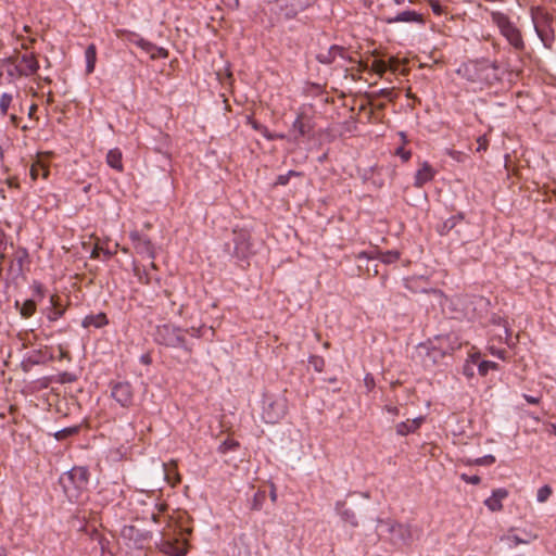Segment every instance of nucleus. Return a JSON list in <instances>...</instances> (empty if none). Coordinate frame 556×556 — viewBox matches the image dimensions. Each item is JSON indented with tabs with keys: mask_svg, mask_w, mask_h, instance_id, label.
Segmentation results:
<instances>
[{
	"mask_svg": "<svg viewBox=\"0 0 556 556\" xmlns=\"http://www.w3.org/2000/svg\"><path fill=\"white\" fill-rule=\"evenodd\" d=\"M492 23L497 27L502 37L516 52L526 50V41L522 30L511 21L510 16L502 11L491 10Z\"/></svg>",
	"mask_w": 556,
	"mask_h": 556,
	"instance_id": "nucleus-1",
	"label": "nucleus"
},
{
	"mask_svg": "<svg viewBox=\"0 0 556 556\" xmlns=\"http://www.w3.org/2000/svg\"><path fill=\"white\" fill-rule=\"evenodd\" d=\"M189 333L188 329H181L170 324L161 325L156 328V341L168 348L184 349L188 356L192 354V348L188 346L186 336Z\"/></svg>",
	"mask_w": 556,
	"mask_h": 556,
	"instance_id": "nucleus-2",
	"label": "nucleus"
},
{
	"mask_svg": "<svg viewBox=\"0 0 556 556\" xmlns=\"http://www.w3.org/2000/svg\"><path fill=\"white\" fill-rule=\"evenodd\" d=\"M375 530L377 538H381L384 533H388L390 534L391 541L394 543H407L410 540L409 528L390 519L384 520L378 518Z\"/></svg>",
	"mask_w": 556,
	"mask_h": 556,
	"instance_id": "nucleus-3",
	"label": "nucleus"
},
{
	"mask_svg": "<svg viewBox=\"0 0 556 556\" xmlns=\"http://www.w3.org/2000/svg\"><path fill=\"white\" fill-rule=\"evenodd\" d=\"M8 62L14 65L15 73L9 72L11 76L28 77L33 76L39 70V62L34 53H25L17 56H11Z\"/></svg>",
	"mask_w": 556,
	"mask_h": 556,
	"instance_id": "nucleus-4",
	"label": "nucleus"
},
{
	"mask_svg": "<svg viewBox=\"0 0 556 556\" xmlns=\"http://www.w3.org/2000/svg\"><path fill=\"white\" fill-rule=\"evenodd\" d=\"M121 538L130 548L142 549L152 538V533L148 530H141L132 525H125L121 529Z\"/></svg>",
	"mask_w": 556,
	"mask_h": 556,
	"instance_id": "nucleus-5",
	"label": "nucleus"
},
{
	"mask_svg": "<svg viewBox=\"0 0 556 556\" xmlns=\"http://www.w3.org/2000/svg\"><path fill=\"white\" fill-rule=\"evenodd\" d=\"M314 129V115L305 110L299 111L291 126L292 141L299 142L302 138L309 136Z\"/></svg>",
	"mask_w": 556,
	"mask_h": 556,
	"instance_id": "nucleus-6",
	"label": "nucleus"
},
{
	"mask_svg": "<svg viewBox=\"0 0 556 556\" xmlns=\"http://www.w3.org/2000/svg\"><path fill=\"white\" fill-rule=\"evenodd\" d=\"M380 20L387 24L393 23H416V24H425V18L421 13L416 11L406 10L402 11L397 14H391L387 10L381 9L379 13Z\"/></svg>",
	"mask_w": 556,
	"mask_h": 556,
	"instance_id": "nucleus-7",
	"label": "nucleus"
},
{
	"mask_svg": "<svg viewBox=\"0 0 556 556\" xmlns=\"http://www.w3.org/2000/svg\"><path fill=\"white\" fill-rule=\"evenodd\" d=\"M534 30L538 37L544 42V28L551 27L553 15L542 7H532L530 10Z\"/></svg>",
	"mask_w": 556,
	"mask_h": 556,
	"instance_id": "nucleus-8",
	"label": "nucleus"
},
{
	"mask_svg": "<svg viewBox=\"0 0 556 556\" xmlns=\"http://www.w3.org/2000/svg\"><path fill=\"white\" fill-rule=\"evenodd\" d=\"M112 397L123 407H129L134 402V389L129 382H116L112 386Z\"/></svg>",
	"mask_w": 556,
	"mask_h": 556,
	"instance_id": "nucleus-9",
	"label": "nucleus"
},
{
	"mask_svg": "<svg viewBox=\"0 0 556 556\" xmlns=\"http://www.w3.org/2000/svg\"><path fill=\"white\" fill-rule=\"evenodd\" d=\"M89 481V472L86 467H73L70 471L65 472L60 482L63 486L72 484L74 486H83Z\"/></svg>",
	"mask_w": 556,
	"mask_h": 556,
	"instance_id": "nucleus-10",
	"label": "nucleus"
},
{
	"mask_svg": "<svg viewBox=\"0 0 556 556\" xmlns=\"http://www.w3.org/2000/svg\"><path fill=\"white\" fill-rule=\"evenodd\" d=\"M8 258V270L14 276L22 275L24 265L27 263L28 260L27 251L23 248L14 247Z\"/></svg>",
	"mask_w": 556,
	"mask_h": 556,
	"instance_id": "nucleus-11",
	"label": "nucleus"
},
{
	"mask_svg": "<svg viewBox=\"0 0 556 556\" xmlns=\"http://www.w3.org/2000/svg\"><path fill=\"white\" fill-rule=\"evenodd\" d=\"M129 238L137 253L146 254L152 260L155 257L154 247L148 236L134 230L129 233Z\"/></svg>",
	"mask_w": 556,
	"mask_h": 556,
	"instance_id": "nucleus-12",
	"label": "nucleus"
},
{
	"mask_svg": "<svg viewBox=\"0 0 556 556\" xmlns=\"http://www.w3.org/2000/svg\"><path fill=\"white\" fill-rule=\"evenodd\" d=\"M338 59L352 61V58L348 55V51L345 48L341 46L333 45L329 49L320 51L316 55V60L321 63L329 65L333 62H336Z\"/></svg>",
	"mask_w": 556,
	"mask_h": 556,
	"instance_id": "nucleus-13",
	"label": "nucleus"
},
{
	"mask_svg": "<svg viewBox=\"0 0 556 556\" xmlns=\"http://www.w3.org/2000/svg\"><path fill=\"white\" fill-rule=\"evenodd\" d=\"M134 42L149 54L152 60L166 59L168 56V51L165 48L157 47L143 38H138Z\"/></svg>",
	"mask_w": 556,
	"mask_h": 556,
	"instance_id": "nucleus-14",
	"label": "nucleus"
},
{
	"mask_svg": "<svg viewBox=\"0 0 556 556\" xmlns=\"http://www.w3.org/2000/svg\"><path fill=\"white\" fill-rule=\"evenodd\" d=\"M437 170L427 162H422L419 169L415 174L414 186L417 188L424 187L427 182L434 179Z\"/></svg>",
	"mask_w": 556,
	"mask_h": 556,
	"instance_id": "nucleus-15",
	"label": "nucleus"
},
{
	"mask_svg": "<svg viewBox=\"0 0 556 556\" xmlns=\"http://www.w3.org/2000/svg\"><path fill=\"white\" fill-rule=\"evenodd\" d=\"M156 545L160 552L168 556H186L187 554L186 548L177 546L174 542L167 540L163 533Z\"/></svg>",
	"mask_w": 556,
	"mask_h": 556,
	"instance_id": "nucleus-16",
	"label": "nucleus"
},
{
	"mask_svg": "<svg viewBox=\"0 0 556 556\" xmlns=\"http://www.w3.org/2000/svg\"><path fill=\"white\" fill-rule=\"evenodd\" d=\"M50 304L51 307L49 308L47 318L49 321H56L66 312V306L62 303V300L58 294H52L50 296Z\"/></svg>",
	"mask_w": 556,
	"mask_h": 556,
	"instance_id": "nucleus-17",
	"label": "nucleus"
},
{
	"mask_svg": "<svg viewBox=\"0 0 556 556\" xmlns=\"http://www.w3.org/2000/svg\"><path fill=\"white\" fill-rule=\"evenodd\" d=\"M163 469L164 479L170 486H175L181 482V476L178 471L177 462L170 460L169 463H165L163 465Z\"/></svg>",
	"mask_w": 556,
	"mask_h": 556,
	"instance_id": "nucleus-18",
	"label": "nucleus"
},
{
	"mask_svg": "<svg viewBox=\"0 0 556 556\" xmlns=\"http://www.w3.org/2000/svg\"><path fill=\"white\" fill-rule=\"evenodd\" d=\"M248 124L251 125V127L256 130V131H260L264 138H266L267 140H286L288 139V137L285 135V134H274L271 131H269V129L260 124L257 121H255L254 118H252L251 116L248 117Z\"/></svg>",
	"mask_w": 556,
	"mask_h": 556,
	"instance_id": "nucleus-19",
	"label": "nucleus"
},
{
	"mask_svg": "<svg viewBox=\"0 0 556 556\" xmlns=\"http://www.w3.org/2000/svg\"><path fill=\"white\" fill-rule=\"evenodd\" d=\"M422 422L424 417H417L399 422L396 425V433L400 435H407L408 433L415 432L417 429H419Z\"/></svg>",
	"mask_w": 556,
	"mask_h": 556,
	"instance_id": "nucleus-20",
	"label": "nucleus"
},
{
	"mask_svg": "<svg viewBox=\"0 0 556 556\" xmlns=\"http://www.w3.org/2000/svg\"><path fill=\"white\" fill-rule=\"evenodd\" d=\"M506 496V489H495L492 495L484 501V504L491 511H497L502 508V500Z\"/></svg>",
	"mask_w": 556,
	"mask_h": 556,
	"instance_id": "nucleus-21",
	"label": "nucleus"
},
{
	"mask_svg": "<svg viewBox=\"0 0 556 556\" xmlns=\"http://www.w3.org/2000/svg\"><path fill=\"white\" fill-rule=\"evenodd\" d=\"M106 164L118 173L124 170L123 153L118 148L109 150L106 154Z\"/></svg>",
	"mask_w": 556,
	"mask_h": 556,
	"instance_id": "nucleus-22",
	"label": "nucleus"
},
{
	"mask_svg": "<svg viewBox=\"0 0 556 556\" xmlns=\"http://www.w3.org/2000/svg\"><path fill=\"white\" fill-rule=\"evenodd\" d=\"M108 324H109V319H108V316L105 313H98L96 315H93V314L87 315L83 319V323H81L84 328H89V327L102 328V327L106 326Z\"/></svg>",
	"mask_w": 556,
	"mask_h": 556,
	"instance_id": "nucleus-23",
	"label": "nucleus"
},
{
	"mask_svg": "<svg viewBox=\"0 0 556 556\" xmlns=\"http://www.w3.org/2000/svg\"><path fill=\"white\" fill-rule=\"evenodd\" d=\"M336 511L341 517V519L349 523L351 527L356 528L358 526L355 514L351 509L345 508V503L337 502Z\"/></svg>",
	"mask_w": 556,
	"mask_h": 556,
	"instance_id": "nucleus-24",
	"label": "nucleus"
},
{
	"mask_svg": "<svg viewBox=\"0 0 556 556\" xmlns=\"http://www.w3.org/2000/svg\"><path fill=\"white\" fill-rule=\"evenodd\" d=\"M29 174H30L31 179L35 181L39 177H41L42 179L48 178L50 170H49V167L47 164H45L41 161H37L31 164Z\"/></svg>",
	"mask_w": 556,
	"mask_h": 556,
	"instance_id": "nucleus-25",
	"label": "nucleus"
},
{
	"mask_svg": "<svg viewBox=\"0 0 556 556\" xmlns=\"http://www.w3.org/2000/svg\"><path fill=\"white\" fill-rule=\"evenodd\" d=\"M13 248H14V244L12 242H9L8 236L0 228V264H3V262L7 260V257H9Z\"/></svg>",
	"mask_w": 556,
	"mask_h": 556,
	"instance_id": "nucleus-26",
	"label": "nucleus"
},
{
	"mask_svg": "<svg viewBox=\"0 0 556 556\" xmlns=\"http://www.w3.org/2000/svg\"><path fill=\"white\" fill-rule=\"evenodd\" d=\"M86 73L91 74L94 71L96 62H97V48L93 43H90L86 51Z\"/></svg>",
	"mask_w": 556,
	"mask_h": 556,
	"instance_id": "nucleus-27",
	"label": "nucleus"
},
{
	"mask_svg": "<svg viewBox=\"0 0 556 556\" xmlns=\"http://www.w3.org/2000/svg\"><path fill=\"white\" fill-rule=\"evenodd\" d=\"M36 307L37 306H36V303L34 300H26V301H24V303L22 304V306L20 308V314L24 318H29L35 314Z\"/></svg>",
	"mask_w": 556,
	"mask_h": 556,
	"instance_id": "nucleus-28",
	"label": "nucleus"
},
{
	"mask_svg": "<svg viewBox=\"0 0 556 556\" xmlns=\"http://www.w3.org/2000/svg\"><path fill=\"white\" fill-rule=\"evenodd\" d=\"M13 102V96L11 93L4 92L0 96V113L2 115H7L8 111Z\"/></svg>",
	"mask_w": 556,
	"mask_h": 556,
	"instance_id": "nucleus-29",
	"label": "nucleus"
},
{
	"mask_svg": "<svg viewBox=\"0 0 556 556\" xmlns=\"http://www.w3.org/2000/svg\"><path fill=\"white\" fill-rule=\"evenodd\" d=\"M401 257V254L399 251H387V252H382L380 253V261L386 263V264H391V263H394V262H397Z\"/></svg>",
	"mask_w": 556,
	"mask_h": 556,
	"instance_id": "nucleus-30",
	"label": "nucleus"
},
{
	"mask_svg": "<svg viewBox=\"0 0 556 556\" xmlns=\"http://www.w3.org/2000/svg\"><path fill=\"white\" fill-rule=\"evenodd\" d=\"M498 365L494 362L483 361L479 364L478 371L481 376H485L489 370H497Z\"/></svg>",
	"mask_w": 556,
	"mask_h": 556,
	"instance_id": "nucleus-31",
	"label": "nucleus"
},
{
	"mask_svg": "<svg viewBox=\"0 0 556 556\" xmlns=\"http://www.w3.org/2000/svg\"><path fill=\"white\" fill-rule=\"evenodd\" d=\"M265 498H266V491L258 489L257 492L254 494L253 502H252V508L261 509Z\"/></svg>",
	"mask_w": 556,
	"mask_h": 556,
	"instance_id": "nucleus-32",
	"label": "nucleus"
},
{
	"mask_svg": "<svg viewBox=\"0 0 556 556\" xmlns=\"http://www.w3.org/2000/svg\"><path fill=\"white\" fill-rule=\"evenodd\" d=\"M370 68L379 76H382L388 70V64L383 60H375Z\"/></svg>",
	"mask_w": 556,
	"mask_h": 556,
	"instance_id": "nucleus-33",
	"label": "nucleus"
},
{
	"mask_svg": "<svg viewBox=\"0 0 556 556\" xmlns=\"http://www.w3.org/2000/svg\"><path fill=\"white\" fill-rule=\"evenodd\" d=\"M463 481L468 484H478L480 483L481 479L477 472H472L471 470L469 472H464L460 475Z\"/></svg>",
	"mask_w": 556,
	"mask_h": 556,
	"instance_id": "nucleus-34",
	"label": "nucleus"
},
{
	"mask_svg": "<svg viewBox=\"0 0 556 556\" xmlns=\"http://www.w3.org/2000/svg\"><path fill=\"white\" fill-rule=\"evenodd\" d=\"M427 357L432 359L435 363L438 359H442L444 357V353L441 349L437 346H431L427 350Z\"/></svg>",
	"mask_w": 556,
	"mask_h": 556,
	"instance_id": "nucleus-35",
	"label": "nucleus"
},
{
	"mask_svg": "<svg viewBox=\"0 0 556 556\" xmlns=\"http://www.w3.org/2000/svg\"><path fill=\"white\" fill-rule=\"evenodd\" d=\"M243 240L240 243L236 244V252L241 253L242 255H245L250 251L251 243L249 240L245 239V235L242 233Z\"/></svg>",
	"mask_w": 556,
	"mask_h": 556,
	"instance_id": "nucleus-36",
	"label": "nucleus"
},
{
	"mask_svg": "<svg viewBox=\"0 0 556 556\" xmlns=\"http://www.w3.org/2000/svg\"><path fill=\"white\" fill-rule=\"evenodd\" d=\"M405 146H401L399 147L396 150H395V155H397L399 157H401L402 162L406 163L410 160L412 157V151L410 150H406L404 148Z\"/></svg>",
	"mask_w": 556,
	"mask_h": 556,
	"instance_id": "nucleus-37",
	"label": "nucleus"
},
{
	"mask_svg": "<svg viewBox=\"0 0 556 556\" xmlns=\"http://www.w3.org/2000/svg\"><path fill=\"white\" fill-rule=\"evenodd\" d=\"M239 446V442L233 440V439H227L223 442V444L220 445V450L222 452H227V451H230V450H235Z\"/></svg>",
	"mask_w": 556,
	"mask_h": 556,
	"instance_id": "nucleus-38",
	"label": "nucleus"
},
{
	"mask_svg": "<svg viewBox=\"0 0 556 556\" xmlns=\"http://www.w3.org/2000/svg\"><path fill=\"white\" fill-rule=\"evenodd\" d=\"M477 143V152H485L489 148V139L485 135L478 137Z\"/></svg>",
	"mask_w": 556,
	"mask_h": 556,
	"instance_id": "nucleus-39",
	"label": "nucleus"
},
{
	"mask_svg": "<svg viewBox=\"0 0 556 556\" xmlns=\"http://www.w3.org/2000/svg\"><path fill=\"white\" fill-rule=\"evenodd\" d=\"M488 66L485 64L479 62H472L466 66V71H472L475 74H478V72H482Z\"/></svg>",
	"mask_w": 556,
	"mask_h": 556,
	"instance_id": "nucleus-40",
	"label": "nucleus"
},
{
	"mask_svg": "<svg viewBox=\"0 0 556 556\" xmlns=\"http://www.w3.org/2000/svg\"><path fill=\"white\" fill-rule=\"evenodd\" d=\"M552 494V489H539L536 500L540 503L545 502Z\"/></svg>",
	"mask_w": 556,
	"mask_h": 556,
	"instance_id": "nucleus-41",
	"label": "nucleus"
},
{
	"mask_svg": "<svg viewBox=\"0 0 556 556\" xmlns=\"http://www.w3.org/2000/svg\"><path fill=\"white\" fill-rule=\"evenodd\" d=\"M77 432V428H65L63 430H60L55 433V438L58 440H62L73 433H76Z\"/></svg>",
	"mask_w": 556,
	"mask_h": 556,
	"instance_id": "nucleus-42",
	"label": "nucleus"
},
{
	"mask_svg": "<svg viewBox=\"0 0 556 556\" xmlns=\"http://www.w3.org/2000/svg\"><path fill=\"white\" fill-rule=\"evenodd\" d=\"M134 273L136 276H138V279L141 283L148 285L150 282L149 275L146 273L141 274L139 267L136 264H134Z\"/></svg>",
	"mask_w": 556,
	"mask_h": 556,
	"instance_id": "nucleus-43",
	"label": "nucleus"
},
{
	"mask_svg": "<svg viewBox=\"0 0 556 556\" xmlns=\"http://www.w3.org/2000/svg\"><path fill=\"white\" fill-rule=\"evenodd\" d=\"M495 462V457L492 455H486L484 457L476 459V464L478 465H490Z\"/></svg>",
	"mask_w": 556,
	"mask_h": 556,
	"instance_id": "nucleus-44",
	"label": "nucleus"
},
{
	"mask_svg": "<svg viewBox=\"0 0 556 556\" xmlns=\"http://www.w3.org/2000/svg\"><path fill=\"white\" fill-rule=\"evenodd\" d=\"M430 7L434 14L440 15L443 13L442 7L438 0H430Z\"/></svg>",
	"mask_w": 556,
	"mask_h": 556,
	"instance_id": "nucleus-45",
	"label": "nucleus"
},
{
	"mask_svg": "<svg viewBox=\"0 0 556 556\" xmlns=\"http://www.w3.org/2000/svg\"><path fill=\"white\" fill-rule=\"evenodd\" d=\"M378 96L380 97H383V98H387L389 100H393V96H394V92H393V89H389V88H386V89H381L379 92H378Z\"/></svg>",
	"mask_w": 556,
	"mask_h": 556,
	"instance_id": "nucleus-46",
	"label": "nucleus"
},
{
	"mask_svg": "<svg viewBox=\"0 0 556 556\" xmlns=\"http://www.w3.org/2000/svg\"><path fill=\"white\" fill-rule=\"evenodd\" d=\"M37 110H38V105H37L36 103H33V104L29 106L27 115H28V117H29L30 119L38 121V117L36 116V112H37Z\"/></svg>",
	"mask_w": 556,
	"mask_h": 556,
	"instance_id": "nucleus-47",
	"label": "nucleus"
},
{
	"mask_svg": "<svg viewBox=\"0 0 556 556\" xmlns=\"http://www.w3.org/2000/svg\"><path fill=\"white\" fill-rule=\"evenodd\" d=\"M289 182V177L287 176V174H283V175H279L277 177V180L275 182V186H285Z\"/></svg>",
	"mask_w": 556,
	"mask_h": 556,
	"instance_id": "nucleus-48",
	"label": "nucleus"
},
{
	"mask_svg": "<svg viewBox=\"0 0 556 556\" xmlns=\"http://www.w3.org/2000/svg\"><path fill=\"white\" fill-rule=\"evenodd\" d=\"M490 352L492 355H494L501 359H505V354H506L505 350H496L494 348H490Z\"/></svg>",
	"mask_w": 556,
	"mask_h": 556,
	"instance_id": "nucleus-49",
	"label": "nucleus"
},
{
	"mask_svg": "<svg viewBox=\"0 0 556 556\" xmlns=\"http://www.w3.org/2000/svg\"><path fill=\"white\" fill-rule=\"evenodd\" d=\"M101 251H103V247H101V245L99 244V242H97V243L94 244L93 250L91 251V257H92V258H97V257H99V254H100V252H101Z\"/></svg>",
	"mask_w": 556,
	"mask_h": 556,
	"instance_id": "nucleus-50",
	"label": "nucleus"
},
{
	"mask_svg": "<svg viewBox=\"0 0 556 556\" xmlns=\"http://www.w3.org/2000/svg\"><path fill=\"white\" fill-rule=\"evenodd\" d=\"M7 182H8L9 187H11V188H16V189L20 188V182H18L17 177L8 178Z\"/></svg>",
	"mask_w": 556,
	"mask_h": 556,
	"instance_id": "nucleus-51",
	"label": "nucleus"
},
{
	"mask_svg": "<svg viewBox=\"0 0 556 556\" xmlns=\"http://www.w3.org/2000/svg\"><path fill=\"white\" fill-rule=\"evenodd\" d=\"M140 362L147 366L151 365L152 357H151L150 353H146V354L141 355Z\"/></svg>",
	"mask_w": 556,
	"mask_h": 556,
	"instance_id": "nucleus-52",
	"label": "nucleus"
},
{
	"mask_svg": "<svg viewBox=\"0 0 556 556\" xmlns=\"http://www.w3.org/2000/svg\"><path fill=\"white\" fill-rule=\"evenodd\" d=\"M350 62L357 64V71L358 72H364L367 68V64L362 62V61H355V60L352 59V61H350Z\"/></svg>",
	"mask_w": 556,
	"mask_h": 556,
	"instance_id": "nucleus-53",
	"label": "nucleus"
},
{
	"mask_svg": "<svg viewBox=\"0 0 556 556\" xmlns=\"http://www.w3.org/2000/svg\"><path fill=\"white\" fill-rule=\"evenodd\" d=\"M20 121H21V118L16 114H11L10 115V122H11V124L14 127H18L20 126Z\"/></svg>",
	"mask_w": 556,
	"mask_h": 556,
	"instance_id": "nucleus-54",
	"label": "nucleus"
},
{
	"mask_svg": "<svg viewBox=\"0 0 556 556\" xmlns=\"http://www.w3.org/2000/svg\"><path fill=\"white\" fill-rule=\"evenodd\" d=\"M525 400L529 404H539L540 403V397H534V396H531V395H525Z\"/></svg>",
	"mask_w": 556,
	"mask_h": 556,
	"instance_id": "nucleus-55",
	"label": "nucleus"
},
{
	"mask_svg": "<svg viewBox=\"0 0 556 556\" xmlns=\"http://www.w3.org/2000/svg\"><path fill=\"white\" fill-rule=\"evenodd\" d=\"M388 68H390L392 72H395L397 70V62L394 59H390Z\"/></svg>",
	"mask_w": 556,
	"mask_h": 556,
	"instance_id": "nucleus-56",
	"label": "nucleus"
},
{
	"mask_svg": "<svg viewBox=\"0 0 556 556\" xmlns=\"http://www.w3.org/2000/svg\"><path fill=\"white\" fill-rule=\"evenodd\" d=\"M399 136H400V138L402 140V144L406 146L408 143L407 135L404 131H400Z\"/></svg>",
	"mask_w": 556,
	"mask_h": 556,
	"instance_id": "nucleus-57",
	"label": "nucleus"
},
{
	"mask_svg": "<svg viewBox=\"0 0 556 556\" xmlns=\"http://www.w3.org/2000/svg\"><path fill=\"white\" fill-rule=\"evenodd\" d=\"M548 432L553 435H556V421L555 422H549L548 424Z\"/></svg>",
	"mask_w": 556,
	"mask_h": 556,
	"instance_id": "nucleus-58",
	"label": "nucleus"
},
{
	"mask_svg": "<svg viewBox=\"0 0 556 556\" xmlns=\"http://www.w3.org/2000/svg\"><path fill=\"white\" fill-rule=\"evenodd\" d=\"M314 364H315V368L320 371L321 368H319L318 366H319V364L323 365L324 361L320 357H314Z\"/></svg>",
	"mask_w": 556,
	"mask_h": 556,
	"instance_id": "nucleus-59",
	"label": "nucleus"
},
{
	"mask_svg": "<svg viewBox=\"0 0 556 556\" xmlns=\"http://www.w3.org/2000/svg\"><path fill=\"white\" fill-rule=\"evenodd\" d=\"M287 176H288V177H289V179H290L291 177H300V176H302V173H301V172H296V170H289V172L287 173Z\"/></svg>",
	"mask_w": 556,
	"mask_h": 556,
	"instance_id": "nucleus-60",
	"label": "nucleus"
},
{
	"mask_svg": "<svg viewBox=\"0 0 556 556\" xmlns=\"http://www.w3.org/2000/svg\"><path fill=\"white\" fill-rule=\"evenodd\" d=\"M355 495H362L364 497H368L369 496V494L367 492H362V493L353 492V493L349 494L350 497H354Z\"/></svg>",
	"mask_w": 556,
	"mask_h": 556,
	"instance_id": "nucleus-61",
	"label": "nucleus"
},
{
	"mask_svg": "<svg viewBox=\"0 0 556 556\" xmlns=\"http://www.w3.org/2000/svg\"><path fill=\"white\" fill-rule=\"evenodd\" d=\"M514 540H515L516 544H526V543H528L527 540H522V539H520L518 536H515Z\"/></svg>",
	"mask_w": 556,
	"mask_h": 556,
	"instance_id": "nucleus-62",
	"label": "nucleus"
},
{
	"mask_svg": "<svg viewBox=\"0 0 556 556\" xmlns=\"http://www.w3.org/2000/svg\"><path fill=\"white\" fill-rule=\"evenodd\" d=\"M270 498L273 502L276 501V497H277V494H276V489H270Z\"/></svg>",
	"mask_w": 556,
	"mask_h": 556,
	"instance_id": "nucleus-63",
	"label": "nucleus"
},
{
	"mask_svg": "<svg viewBox=\"0 0 556 556\" xmlns=\"http://www.w3.org/2000/svg\"><path fill=\"white\" fill-rule=\"evenodd\" d=\"M102 253H104L108 257H112L114 255L115 252H111L106 249L103 248V251H101Z\"/></svg>",
	"mask_w": 556,
	"mask_h": 556,
	"instance_id": "nucleus-64",
	"label": "nucleus"
}]
</instances>
